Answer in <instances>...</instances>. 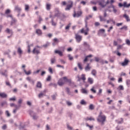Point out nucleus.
Instances as JSON below:
<instances>
[{
	"mask_svg": "<svg viewBox=\"0 0 130 130\" xmlns=\"http://www.w3.org/2000/svg\"><path fill=\"white\" fill-rule=\"evenodd\" d=\"M81 92L83 94H87V90H86L85 88H82L81 89Z\"/></svg>",
	"mask_w": 130,
	"mask_h": 130,
	"instance_id": "45",
	"label": "nucleus"
},
{
	"mask_svg": "<svg viewBox=\"0 0 130 130\" xmlns=\"http://www.w3.org/2000/svg\"><path fill=\"white\" fill-rule=\"evenodd\" d=\"M6 86H9V87H11V83H10V82L8 81H6L5 82Z\"/></svg>",
	"mask_w": 130,
	"mask_h": 130,
	"instance_id": "55",
	"label": "nucleus"
},
{
	"mask_svg": "<svg viewBox=\"0 0 130 130\" xmlns=\"http://www.w3.org/2000/svg\"><path fill=\"white\" fill-rule=\"evenodd\" d=\"M99 122H101L102 125L104 124L105 120H106V116L104 115H102V111L100 112V114L98 118L96 119Z\"/></svg>",
	"mask_w": 130,
	"mask_h": 130,
	"instance_id": "2",
	"label": "nucleus"
},
{
	"mask_svg": "<svg viewBox=\"0 0 130 130\" xmlns=\"http://www.w3.org/2000/svg\"><path fill=\"white\" fill-rule=\"evenodd\" d=\"M85 120L86 121L90 120V121L92 120L93 121H95V119L93 118V117H90L86 118Z\"/></svg>",
	"mask_w": 130,
	"mask_h": 130,
	"instance_id": "24",
	"label": "nucleus"
},
{
	"mask_svg": "<svg viewBox=\"0 0 130 130\" xmlns=\"http://www.w3.org/2000/svg\"><path fill=\"white\" fill-rule=\"evenodd\" d=\"M36 33L38 35H42V31H41L40 29H37L36 30Z\"/></svg>",
	"mask_w": 130,
	"mask_h": 130,
	"instance_id": "27",
	"label": "nucleus"
},
{
	"mask_svg": "<svg viewBox=\"0 0 130 130\" xmlns=\"http://www.w3.org/2000/svg\"><path fill=\"white\" fill-rule=\"evenodd\" d=\"M123 23H122V22H121V23H117V24H116V26H117V27H120V26H122V24H123Z\"/></svg>",
	"mask_w": 130,
	"mask_h": 130,
	"instance_id": "61",
	"label": "nucleus"
},
{
	"mask_svg": "<svg viewBox=\"0 0 130 130\" xmlns=\"http://www.w3.org/2000/svg\"><path fill=\"white\" fill-rule=\"evenodd\" d=\"M68 57L69 58V60H74V57H73V56L70 54L68 55Z\"/></svg>",
	"mask_w": 130,
	"mask_h": 130,
	"instance_id": "36",
	"label": "nucleus"
},
{
	"mask_svg": "<svg viewBox=\"0 0 130 130\" xmlns=\"http://www.w3.org/2000/svg\"><path fill=\"white\" fill-rule=\"evenodd\" d=\"M82 15V11H78L77 13H76V12H74V14L73 15L74 18H79V17H81Z\"/></svg>",
	"mask_w": 130,
	"mask_h": 130,
	"instance_id": "13",
	"label": "nucleus"
},
{
	"mask_svg": "<svg viewBox=\"0 0 130 130\" xmlns=\"http://www.w3.org/2000/svg\"><path fill=\"white\" fill-rule=\"evenodd\" d=\"M25 12H28V11H29V5H25Z\"/></svg>",
	"mask_w": 130,
	"mask_h": 130,
	"instance_id": "47",
	"label": "nucleus"
},
{
	"mask_svg": "<svg viewBox=\"0 0 130 130\" xmlns=\"http://www.w3.org/2000/svg\"><path fill=\"white\" fill-rule=\"evenodd\" d=\"M51 8V4H46V9L47 11H50V9Z\"/></svg>",
	"mask_w": 130,
	"mask_h": 130,
	"instance_id": "16",
	"label": "nucleus"
},
{
	"mask_svg": "<svg viewBox=\"0 0 130 130\" xmlns=\"http://www.w3.org/2000/svg\"><path fill=\"white\" fill-rule=\"evenodd\" d=\"M15 11H17L18 13H21V11H22V9H21V8L19 7V6H16L15 7Z\"/></svg>",
	"mask_w": 130,
	"mask_h": 130,
	"instance_id": "20",
	"label": "nucleus"
},
{
	"mask_svg": "<svg viewBox=\"0 0 130 130\" xmlns=\"http://www.w3.org/2000/svg\"><path fill=\"white\" fill-rule=\"evenodd\" d=\"M48 71L50 74H53V71H52V69L50 67L49 68Z\"/></svg>",
	"mask_w": 130,
	"mask_h": 130,
	"instance_id": "60",
	"label": "nucleus"
},
{
	"mask_svg": "<svg viewBox=\"0 0 130 130\" xmlns=\"http://www.w3.org/2000/svg\"><path fill=\"white\" fill-rule=\"evenodd\" d=\"M5 114L7 115V117H10V116H11V114H10L9 111H6L5 112Z\"/></svg>",
	"mask_w": 130,
	"mask_h": 130,
	"instance_id": "50",
	"label": "nucleus"
},
{
	"mask_svg": "<svg viewBox=\"0 0 130 130\" xmlns=\"http://www.w3.org/2000/svg\"><path fill=\"white\" fill-rule=\"evenodd\" d=\"M66 103L67 104V105L68 106H72V105H73V103H72L70 101H67Z\"/></svg>",
	"mask_w": 130,
	"mask_h": 130,
	"instance_id": "51",
	"label": "nucleus"
},
{
	"mask_svg": "<svg viewBox=\"0 0 130 130\" xmlns=\"http://www.w3.org/2000/svg\"><path fill=\"white\" fill-rule=\"evenodd\" d=\"M99 6H100L103 9L106 7V4H105V0H100L98 1Z\"/></svg>",
	"mask_w": 130,
	"mask_h": 130,
	"instance_id": "7",
	"label": "nucleus"
},
{
	"mask_svg": "<svg viewBox=\"0 0 130 130\" xmlns=\"http://www.w3.org/2000/svg\"><path fill=\"white\" fill-rule=\"evenodd\" d=\"M77 78L78 82H81V80L83 81V82H85V81H86V75H85V74H82L81 77H80V76L78 75L77 76Z\"/></svg>",
	"mask_w": 130,
	"mask_h": 130,
	"instance_id": "8",
	"label": "nucleus"
},
{
	"mask_svg": "<svg viewBox=\"0 0 130 130\" xmlns=\"http://www.w3.org/2000/svg\"><path fill=\"white\" fill-rule=\"evenodd\" d=\"M37 88H42V84L40 81H38L37 83Z\"/></svg>",
	"mask_w": 130,
	"mask_h": 130,
	"instance_id": "32",
	"label": "nucleus"
},
{
	"mask_svg": "<svg viewBox=\"0 0 130 130\" xmlns=\"http://www.w3.org/2000/svg\"><path fill=\"white\" fill-rule=\"evenodd\" d=\"M50 80H51V76L49 75L46 79V81H47L48 82H49V81H50Z\"/></svg>",
	"mask_w": 130,
	"mask_h": 130,
	"instance_id": "58",
	"label": "nucleus"
},
{
	"mask_svg": "<svg viewBox=\"0 0 130 130\" xmlns=\"http://www.w3.org/2000/svg\"><path fill=\"white\" fill-rule=\"evenodd\" d=\"M57 96V94L56 93L52 95L51 97L52 98V100H55V99H56Z\"/></svg>",
	"mask_w": 130,
	"mask_h": 130,
	"instance_id": "49",
	"label": "nucleus"
},
{
	"mask_svg": "<svg viewBox=\"0 0 130 130\" xmlns=\"http://www.w3.org/2000/svg\"><path fill=\"white\" fill-rule=\"evenodd\" d=\"M119 91H123L124 90V88L123 87V86L122 85H120L117 88Z\"/></svg>",
	"mask_w": 130,
	"mask_h": 130,
	"instance_id": "22",
	"label": "nucleus"
},
{
	"mask_svg": "<svg viewBox=\"0 0 130 130\" xmlns=\"http://www.w3.org/2000/svg\"><path fill=\"white\" fill-rule=\"evenodd\" d=\"M80 103H81V104H82V105H84V104H86V102H85V101H84V100H81Z\"/></svg>",
	"mask_w": 130,
	"mask_h": 130,
	"instance_id": "62",
	"label": "nucleus"
},
{
	"mask_svg": "<svg viewBox=\"0 0 130 130\" xmlns=\"http://www.w3.org/2000/svg\"><path fill=\"white\" fill-rule=\"evenodd\" d=\"M119 30H124V31H127V26L124 25L122 27L120 28Z\"/></svg>",
	"mask_w": 130,
	"mask_h": 130,
	"instance_id": "29",
	"label": "nucleus"
},
{
	"mask_svg": "<svg viewBox=\"0 0 130 130\" xmlns=\"http://www.w3.org/2000/svg\"><path fill=\"white\" fill-rule=\"evenodd\" d=\"M116 130H123V127L122 126H117L116 127Z\"/></svg>",
	"mask_w": 130,
	"mask_h": 130,
	"instance_id": "38",
	"label": "nucleus"
},
{
	"mask_svg": "<svg viewBox=\"0 0 130 130\" xmlns=\"http://www.w3.org/2000/svg\"><path fill=\"white\" fill-rule=\"evenodd\" d=\"M6 32H7V33H9V34H11V35H13V31L10 30V29H9V28H7L6 30Z\"/></svg>",
	"mask_w": 130,
	"mask_h": 130,
	"instance_id": "37",
	"label": "nucleus"
},
{
	"mask_svg": "<svg viewBox=\"0 0 130 130\" xmlns=\"http://www.w3.org/2000/svg\"><path fill=\"white\" fill-rule=\"evenodd\" d=\"M29 113L30 116L33 117V119H37L38 117L36 116V113L32 111H29Z\"/></svg>",
	"mask_w": 130,
	"mask_h": 130,
	"instance_id": "10",
	"label": "nucleus"
},
{
	"mask_svg": "<svg viewBox=\"0 0 130 130\" xmlns=\"http://www.w3.org/2000/svg\"><path fill=\"white\" fill-rule=\"evenodd\" d=\"M85 28H83L80 30L79 31V33L84 34V35H88V32H89V27H88V21H85Z\"/></svg>",
	"mask_w": 130,
	"mask_h": 130,
	"instance_id": "3",
	"label": "nucleus"
},
{
	"mask_svg": "<svg viewBox=\"0 0 130 130\" xmlns=\"http://www.w3.org/2000/svg\"><path fill=\"white\" fill-rule=\"evenodd\" d=\"M17 52L19 54V55H21V54L23 53V51L20 47H19L17 49Z\"/></svg>",
	"mask_w": 130,
	"mask_h": 130,
	"instance_id": "31",
	"label": "nucleus"
},
{
	"mask_svg": "<svg viewBox=\"0 0 130 130\" xmlns=\"http://www.w3.org/2000/svg\"><path fill=\"white\" fill-rule=\"evenodd\" d=\"M68 4L69 5H67L66 8H65V11H70L71 8H73V5H74V2L72 1H69Z\"/></svg>",
	"mask_w": 130,
	"mask_h": 130,
	"instance_id": "4",
	"label": "nucleus"
},
{
	"mask_svg": "<svg viewBox=\"0 0 130 130\" xmlns=\"http://www.w3.org/2000/svg\"><path fill=\"white\" fill-rule=\"evenodd\" d=\"M54 53L59 54L60 56H62V52H61V51L56 50H55Z\"/></svg>",
	"mask_w": 130,
	"mask_h": 130,
	"instance_id": "17",
	"label": "nucleus"
},
{
	"mask_svg": "<svg viewBox=\"0 0 130 130\" xmlns=\"http://www.w3.org/2000/svg\"><path fill=\"white\" fill-rule=\"evenodd\" d=\"M56 59L55 58H51V64H53L54 62H55Z\"/></svg>",
	"mask_w": 130,
	"mask_h": 130,
	"instance_id": "42",
	"label": "nucleus"
},
{
	"mask_svg": "<svg viewBox=\"0 0 130 130\" xmlns=\"http://www.w3.org/2000/svg\"><path fill=\"white\" fill-rule=\"evenodd\" d=\"M112 8L113 9V12L116 15H119V14H120V12L119 11V10L116 9V8H115V6H114V5H112Z\"/></svg>",
	"mask_w": 130,
	"mask_h": 130,
	"instance_id": "9",
	"label": "nucleus"
},
{
	"mask_svg": "<svg viewBox=\"0 0 130 130\" xmlns=\"http://www.w3.org/2000/svg\"><path fill=\"white\" fill-rule=\"evenodd\" d=\"M66 91L69 95L70 94V88L69 87L66 88Z\"/></svg>",
	"mask_w": 130,
	"mask_h": 130,
	"instance_id": "63",
	"label": "nucleus"
},
{
	"mask_svg": "<svg viewBox=\"0 0 130 130\" xmlns=\"http://www.w3.org/2000/svg\"><path fill=\"white\" fill-rule=\"evenodd\" d=\"M26 80H27V81H28V82H29V83H32L33 84V85H34V84H35V82L34 81V80H33V79H31V77H27L26 78Z\"/></svg>",
	"mask_w": 130,
	"mask_h": 130,
	"instance_id": "14",
	"label": "nucleus"
},
{
	"mask_svg": "<svg viewBox=\"0 0 130 130\" xmlns=\"http://www.w3.org/2000/svg\"><path fill=\"white\" fill-rule=\"evenodd\" d=\"M43 95H44V94H43V93H41L39 94V98H41V97H43Z\"/></svg>",
	"mask_w": 130,
	"mask_h": 130,
	"instance_id": "64",
	"label": "nucleus"
},
{
	"mask_svg": "<svg viewBox=\"0 0 130 130\" xmlns=\"http://www.w3.org/2000/svg\"><path fill=\"white\" fill-rule=\"evenodd\" d=\"M123 17L126 19V22H129V16H128V15H127L126 14H124L123 15Z\"/></svg>",
	"mask_w": 130,
	"mask_h": 130,
	"instance_id": "19",
	"label": "nucleus"
},
{
	"mask_svg": "<svg viewBox=\"0 0 130 130\" xmlns=\"http://www.w3.org/2000/svg\"><path fill=\"white\" fill-rule=\"evenodd\" d=\"M23 72L25 73V75L27 76H29V75H31V70H29L28 72L26 71V70L23 69Z\"/></svg>",
	"mask_w": 130,
	"mask_h": 130,
	"instance_id": "28",
	"label": "nucleus"
},
{
	"mask_svg": "<svg viewBox=\"0 0 130 130\" xmlns=\"http://www.w3.org/2000/svg\"><path fill=\"white\" fill-rule=\"evenodd\" d=\"M78 67L80 70H83V67H82V65L81 64V63H78Z\"/></svg>",
	"mask_w": 130,
	"mask_h": 130,
	"instance_id": "54",
	"label": "nucleus"
},
{
	"mask_svg": "<svg viewBox=\"0 0 130 130\" xmlns=\"http://www.w3.org/2000/svg\"><path fill=\"white\" fill-rule=\"evenodd\" d=\"M123 7H124V8H129L130 3L127 4L126 2H124L123 4Z\"/></svg>",
	"mask_w": 130,
	"mask_h": 130,
	"instance_id": "30",
	"label": "nucleus"
},
{
	"mask_svg": "<svg viewBox=\"0 0 130 130\" xmlns=\"http://www.w3.org/2000/svg\"><path fill=\"white\" fill-rule=\"evenodd\" d=\"M97 74V71L95 70H93L91 71V75H92V76H94V77H96V75Z\"/></svg>",
	"mask_w": 130,
	"mask_h": 130,
	"instance_id": "33",
	"label": "nucleus"
},
{
	"mask_svg": "<svg viewBox=\"0 0 130 130\" xmlns=\"http://www.w3.org/2000/svg\"><path fill=\"white\" fill-rule=\"evenodd\" d=\"M83 45L84 46H85V47L87 48V49H88V50H90V45H88V44L87 42H84Z\"/></svg>",
	"mask_w": 130,
	"mask_h": 130,
	"instance_id": "21",
	"label": "nucleus"
},
{
	"mask_svg": "<svg viewBox=\"0 0 130 130\" xmlns=\"http://www.w3.org/2000/svg\"><path fill=\"white\" fill-rule=\"evenodd\" d=\"M10 13H11V10H10V9H7L5 12L6 15H9Z\"/></svg>",
	"mask_w": 130,
	"mask_h": 130,
	"instance_id": "57",
	"label": "nucleus"
},
{
	"mask_svg": "<svg viewBox=\"0 0 130 130\" xmlns=\"http://www.w3.org/2000/svg\"><path fill=\"white\" fill-rule=\"evenodd\" d=\"M116 121H117V123L118 124H120V123H122V122H123V119L122 118H121V121H117L116 120Z\"/></svg>",
	"mask_w": 130,
	"mask_h": 130,
	"instance_id": "52",
	"label": "nucleus"
},
{
	"mask_svg": "<svg viewBox=\"0 0 130 130\" xmlns=\"http://www.w3.org/2000/svg\"><path fill=\"white\" fill-rule=\"evenodd\" d=\"M126 85H127V86H129L130 85V80L129 79H127L126 80Z\"/></svg>",
	"mask_w": 130,
	"mask_h": 130,
	"instance_id": "59",
	"label": "nucleus"
},
{
	"mask_svg": "<svg viewBox=\"0 0 130 130\" xmlns=\"http://www.w3.org/2000/svg\"><path fill=\"white\" fill-rule=\"evenodd\" d=\"M1 74L3 76H4V77H7L8 76L7 75V70H5L4 72H2Z\"/></svg>",
	"mask_w": 130,
	"mask_h": 130,
	"instance_id": "48",
	"label": "nucleus"
},
{
	"mask_svg": "<svg viewBox=\"0 0 130 130\" xmlns=\"http://www.w3.org/2000/svg\"><path fill=\"white\" fill-rule=\"evenodd\" d=\"M55 15L54 16H53L54 18H55V17H57V18H59L60 17V14L61 13L59 12V10H58V8H55Z\"/></svg>",
	"mask_w": 130,
	"mask_h": 130,
	"instance_id": "6",
	"label": "nucleus"
},
{
	"mask_svg": "<svg viewBox=\"0 0 130 130\" xmlns=\"http://www.w3.org/2000/svg\"><path fill=\"white\" fill-rule=\"evenodd\" d=\"M100 20L101 22H105L106 21V19H105L104 17H102V16H100Z\"/></svg>",
	"mask_w": 130,
	"mask_h": 130,
	"instance_id": "40",
	"label": "nucleus"
},
{
	"mask_svg": "<svg viewBox=\"0 0 130 130\" xmlns=\"http://www.w3.org/2000/svg\"><path fill=\"white\" fill-rule=\"evenodd\" d=\"M105 32V29H101L98 31V35L100 36V34H103V33Z\"/></svg>",
	"mask_w": 130,
	"mask_h": 130,
	"instance_id": "23",
	"label": "nucleus"
},
{
	"mask_svg": "<svg viewBox=\"0 0 130 130\" xmlns=\"http://www.w3.org/2000/svg\"><path fill=\"white\" fill-rule=\"evenodd\" d=\"M59 61L60 62H61V64H66V62L64 60L62 59H59Z\"/></svg>",
	"mask_w": 130,
	"mask_h": 130,
	"instance_id": "44",
	"label": "nucleus"
},
{
	"mask_svg": "<svg viewBox=\"0 0 130 130\" xmlns=\"http://www.w3.org/2000/svg\"><path fill=\"white\" fill-rule=\"evenodd\" d=\"M12 19V20L11 21V25H14V24H15V23H16V22H17V20L13 18Z\"/></svg>",
	"mask_w": 130,
	"mask_h": 130,
	"instance_id": "43",
	"label": "nucleus"
},
{
	"mask_svg": "<svg viewBox=\"0 0 130 130\" xmlns=\"http://www.w3.org/2000/svg\"><path fill=\"white\" fill-rule=\"evenodd\" d=\"M88 83H89L90 85H92L93 83H94V79L91 77H89L87 80Z\"/></svg>",
	"mask_w": 130,
	"mask_h": 130,
	"instance_id": "15",
	"label": "nucleus"
},
{
	"mask_svg": "<svg viewBox=\"0 0 130 130\" xmlns=\"http://www.w3.org/2000/svg\"><path fill=\"white\" fill-rule=\"evenodd\" d=\"M0 97L2 98H7L8 97V95L5 92L0 93Z\"/></svg>",
	"mask_w": 130,
	"mask_h": 130,
	"instance_id": "18",
	"label": "nucleus"
},
{
	"mask_svg": "<svg viewBox=\"0 0 130 130\" xmlns=\"http://www.w3.org/2000/svg\"><path fill=\"white\" fill-rule=\"evenodd\" d=\"M1 106L3 107V106H5V107H7L8 106V103L7 101H4L1 103Z\"/></svg>",
	"mask_w": 130,
	"mask_h": 130,
	"instance_id": "25",
	"label": "nucleus"
},
{
	"mask_svg": "<svg viewBox=\"0 0 130 130\" xmlns=\"http://www.w3.org/2000/svg\"><path fill=\"white\" fill-rule=\"evenodd\" d=\"M64 83H69L71 84V83H72V81L71 79H68L67 77L60 78L58 81V85H59V86H62V85H64Z\"/></svg>",
	"mask_w": 130,
	"mask_h": 130,
	"instance_id": "1",
	"label": "nucleus"
},
{
	"mask_svg": "<svg viewBox=\"0 0 130 130\" xmlns=\"http://www.w3.org/2000/svg\"><path fill=\"white\" fill-rule=\"evenodd\" d=\"M94 107L93 104H90L89 106V110H94Z\"/></svg>",
	"mask_w": 130,
	"mask_h": 130,
	"instance_id": "39",
	"label": "nucleus"
},
{
	"mask_svg": "<svg viewBox=\"0 0 130 130\" xmlns=\"http://www.w3.org/2000/svg\"><path fill=\"white\" fill-rule=\"evenodd\" d=\"M53 42L56 43H58V42H59V41H58V39H57V38H55L53 39Z\"/></svg>",
	"mask_w": 130,
	"mask_h": 130,
	"instance_id": "56",
	"label": "nucleus"
},
{
	"mask_svg": "<svg viewBox=\"0 0 130 130\" xmlns=\"http://www.w3.org/2000/svg\"><path fill=\"white\" fill-rule=\"evenodd\" d=\"M75 39L76 40V42H77V43H80L81 42V41H82V39H83V36L76 34H75Z\"/></svg>",
	"mask_w": 130,
	"mask_h": 130,
	"instance_id": "5",
	"label": "nucleus"
},
{
	"mask_svg": "<svg viewBox=\"0 0 130 130\" xmlns=\"http://www.w3.org/2000/svg\"><path fill=\"white\" fill-rule=\"evenodd\" d=\"M33 53H36V54H39L40 53V51L38 50H36V48H35L32 50Z\"/></svg>",
	"mask_w": 130,
	"mask_h": 130,
	"instance_id": "26",
	"label": "nucleus"
},
{
	"mask_svg": "<svg viewBox=\"0 0 130 130\" xmlns=\"http://www.w3.org/2000/svg\"><path fill=\"white\" fill-rule=\"evenodd\" d=\"M92 18V15H89L88 16L86 17L85 20V23H86V21L87 22V21H88V20H89L90 18Z\"/></svg>",
	"mask_w": 130,
	"mask_h": 130,
	"instance_id": "41",
	"label": "nucleus"
},
{
	"mask_svg": "<svg viewBox=\"0 0 130 130\" xmlns=\"http://www.w3.org/2000/svg\"><path fill=\"white\" fill-rule=\"evenodd\" d=\"M128 62H129V60L127 58H125L124 61L122 62L121 64L122 67H125L128 64Z\"/></svg>",
	"mask_w": 130,
	"mask_h": 130,
	"instance_id": "11",
	"label": "nucleus"
},
{
	"mask_svg": "<svg viewBox=\"0 0 130 130\" xmlns=\"http://www.w3.org/2000/svg\"><path fill=\"white\" fill-rule=\"evenodd\" d=\"M91 70V68L89 66V64L87 65V66L85 68V72H88Z\"/></svg>",
	"mask_w": 130,
	"mask_h": 130,
	"instance_id": "34",
	"label": "nucleus"
},
{
	"mask_svg": "<svg viewBox=\"0 0 130 130\" xmlns=\"http://www.w3.org/2000/svg\"><path fill=\"white\" fill-rule=\"evenodd\" d=\"M88 57H92V55H89L86 56L83 60L84 62H86V61H87Z\"/></svg>",
	"mask_w": 130,
	"mask_h": 130,
	"instance_id": "35",
	"label": "nucleus"
},
{
	"mask_svg": "<svg viewBox=\"0 0 130 130\" xmlns=\"http://www.w3.org/2000/svg\"><path fill=\"white\" fill-rule=\"evenodd\" d=\"M50 18L51 19L52 26H56V23L54 22V17L52 16V14L50 15Z\"/></svg>",
	"mask_w": 130,
	"mask_h": 130,
	"instance_id": "12",
	"label": "nucleus"
},
{
	"mask_svg": "<svg viewBox=\"0 0 130 130\" xmlns=\"http://www.w3.org/2000/svg\"><path fill=\"white\" fill-rule=\"evenodd\" d=\"M125 44L128 45V46H130V40L128 39L125 40Z\"/></svg>",
	"mask_w": 130,
	"mask_h": 130,
	"instance_id": "46",
	"label": "nucleus"
},
{
	"mask_svg": "<svg viewBox=\"0 0 130 130\" xmlns=\"http://www.w3.org/2000/svg\"><path fill=\"white\" fill-rule=\"evenodd\" d=\"M10 101H16V96H14L13 98L9 99Z\"/></svg>",
	"mask_w": 130,
	"mask_h": 130,
	"instance_id": "53",
	"label": "nucleus"
}]
</instances>
